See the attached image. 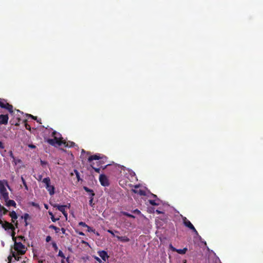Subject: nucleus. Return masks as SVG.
<instances>
[{"label": "nucleus", "mask_w": 263, "mask_h": 263, "mask_svg": "<svg viewBox=\"0 0 263 263\" xmlns=\"http://www.w3.org/2000/svg\"><path fill=\"white\" fill-rule=\"evenodd\" d=\"M42 182L45 184L46 188L49 192L50 195H53L54 194V187L50 184V179L49 177L45 178L43 179Z\"/></svg>", "instance_id": "nucleus-3"}, {"label": "nucleus", "mask_w": 263, "mask_h": 263, "mask_svg": "<svg viewBox=\"0 0 263 263\" xmlns=\"http://www.w3.org/2000/svg\"><path fill=\"white\" fill-rule=\"evenodd\" d=\"M100 159V157L99 155H95L90 156L88 158V161L89 162H91V161H92L93 160H99Z\"/></svg>", "instance_id": "nucleus-16"}, {"label": "nucleus", "mask_w": 263, "mask_h": 263, "mask_svg": "<svg viewBox=\"0 0 263 263\" xmlns=\"http://www.w3.org/2000/svg\"><path fill=\"white\" fill-rule=\"evenodd\" d=\"M42 179V175H39L37 178H36V179L38 180V181H41Z\"/></svg>", "instance_id": "nucleus-36"}, {"label": "nucleus", "mask_w": 263, "mask_h": 263, "mask_svg": "<svg viewBox=\"0 0 263 263\" xmlns=\"http://www.w3.org/2000/svg\"><path fill=\"white\" fill-rule=\"evenodd\" d=\"M79 224L81 226H82L83 227H86L87 228V229H90V227L89 226H88L85 222H80L79 223Z\"/></svg>", "instance_id": "nucleus-21"}, {"label": "nucleus", "mask_w": 263, "mask_h": 263, "mask_svg": "<svg viewBox=\"0 0 263 263\" xmlns=\"http://www.w3.org/2000/svg\"><path fill=\"white\" fill-rule=\"evenodd\" d=\"M29 147L31 148H35V146L34 145H33V144H29L28 145Z\"/></svg>", "instance_id": "nucleus-39"}, {"label": "nucleus", "mask_w": 263, "mask_h": 263, "mask_svg": "<svg viewBox=\"0 0 263 263\" xmlns=\"http://www.w3.org/2000/svg\"><path fill=\"white\" fill-rule=\"evenodd\" d=\"M51 219L53 222H55L59 219V218H55L54 215H52V216L51 217Z\"/></svg>", "instance_id": "nucleus-32"}, {"label": "nucleus", "mask_w": 263, "mask_h": 263, "mask_svg": "<svg viewBox=\"0 0 263 263\" xmlns=\"http://www.w3.org/2000/svg\"><path fill=\"white\" fill-rule=\"evenodd\" d=\"M107 232L108 233H109L110 234H111L112 236H115L114 233L112 231H111L110 230H107Z\"/></svg>", "instance_id": "nucleus-37"}, {"label": "nucleus", "mask_w": 263, "mask_h": 263, "mask_svg": "<svg viewBox=\"0 0 263 263\" xmlns=\"http://www.w3.org/2000/svg\"><path fill=\"white\" fill-rule=\"evenodd\" d=\"M186 251H187L186 248H184L183 249H176V250H175V252H177V253H178L179 254H184L186 252Z\"/></svg>", "instance_id": "nucleus-18"}, {"label": "nucleus", "mask_w": 263, "mask_h": 263, "mask_svg": "<svg viewBox=\"0 0 263 263\" xmlns=\"http://www.w3.org/2000/svg\"><path fill=\"white\" fill-rule=\"evenodd\" d=\"M62 231L63 233L65 232V229H64L62 228Z\"/></svg>", "instance_id": "nucleus-47"}, {"label": "nucleus", "mask_w": 263, "mask_h": 263, "mask_svg": "<svg viewBox=\"0 0 263 263\" xmlns=\"http://www.w3.org/2000/svg\"><path fill=\"white\" fill-rule=\"evenodd\" d=\"M152 196H153L154 197H155V198H156V197H157L156 195H154V194H152Z\"/></svg>", "instance_id": "nucleus-49"}, {"label": "nucleus", "mask_w": 263, "mask_h": 263, "mask_svg": "<svg viewBox=\"0 0 263 263\" xmlns=\"http://www.w3.org/2000/svg\"><path fill=\"white\" fill-rule=\"evenodd\" d=\"M129 173L132 177H134L136 175L135 172L132 171H129Z\"/></svg>", "instance_id": "nucleus-29"}, {"label": "nucleus", "mask_w": 263, "mask_h": 263, "mask_svg": "<svg viewBox=\"0 0 263 263\" xmlns=\"http://www.w3.org/2000/svg\"><path fill=\"white\" fill-rule=\"evenodd\" d=\"M123 214L124 215H126L129 217H132V218H135V216L129 214V213H127L126 212H123Z\"/></svg>", "instance_id": "nucleus-26"}, {"label": "nucleus", "mask_w": 263, "mask_h": 263, "mask_svg": "<svg viewBox=\"0 0 263 263\" xmlns=\"http://www.w3.org/2000/svg\"><path fill=\"white\" fill-rule=\"evenodd\" d=\"M98 253L100 257L104 261H106L108 258V255H107V252L105 251H100L98 252Z\"/></svg>", "instance_id": "nucleus-11"}, {"label": "nucleus", "mask_w": 263, "mask_h": 263, "mask_svg": "<svg viewBox=\"0 0 263 263\" xmlns=\"http://www.w3.org/2000/svg\"><path fill=\"white\" fill-rule=\"evenodd\" d=\"M0 148H1V149L4 148V144L1 141H0Z\"/></svg>", "instance_id": "nucleus-38"}, {"label": "nucleus", "mask_w": 263, "mask_h": 263, "mask_svg": "<svg viewBox=\"0 0 263 263\" xmlns=\"http://www.w3.org/2000/svg\"><path fill=\"white\" fill-rule=\"evenodd\" d=\"M0 224H2V226L5 229H13V226L11 223L8 222H3V221L0 220Z\"/></svg>", "instance_id": "nucleus-9"}, {"label": "nucleus", "mask_w": 263, "mask_h": 263, "mask_svg": "<svg viewBox=\"0 0 263 263\" xmlns=\"http://www.w3.org/2000/svg\"><path fill=\"white\" fill-rule=\"evenodd\" d=\"M0 106L2 108L7 109L10 113L13 112V106L6 102L5 100H0Z\"/></svg>", "instance_id": "nucleus-5"}, {"label": "nucleus", "mask_w": 263, "mask_h": 263, "mask_svg": "<svg viewBox=\"0 0 263 263\" xmlns=\"http://www.w3.org/2000/svg\"><path fill=\"white\" fill-rule=\"evenodd\" d=\"M7 212V210L4 208V210H3L2 214H5Z\"/></svg>", "instance_id": "nucleus-40"}, {"label": "nucleus", "mask_w": 263, "mask_h": 263, "mask_svg": "<svg viewBox=\"0 0 263 263\" xmlns=\"http://www.w3.org/2000/svg\"><path fill=\"white\" fill-rule=\"evenodd\" d=\"M49 228L50 229H53L55 231V232L57 233L59 232V231H60V229L59 228H57V227L54 226H53V225H51Z\"/></svg>", "instance_id": "nucleus-19"}, {"label": "nucleus", "mask_w": 263, "mask_h": 263, "mask_svg": "<svg viewBox=\"0 0 263 263\" xmlns=\"http://www.w3.org/2000/svg\"><path fill=\"white\" fill-rule=\"evenodd\" d=\"M156 212H157V213H159V214L161 213V212H160L159 211H158V210H157V211H156Z\"/></svg>", "instance_id": "nucleus-51"}, {"label": "nucleus", "mask_w": 263, "mask_h": 263, "mask_svg": "<svg viewBox=\"0 0 263 263\" xmlns=\"http://www.w3.org/2000/svg\"><path fill=\"white\" fill-rule=\"evenodd\" d=\"M48 213L51 217L52 216V215H53V213L49 211Z\"/></svg>", "instance_id": "nucleus-43"}, {"label": "nucleus", "mask_w": 263, "mask_h": 263, "mask_svg": "<svg viewBox=\"0 0 263 263\" xmlns=\"http://www.w3.org/2000/svg\"><path fill=\"white\" fill-rule=\"evenodd\" d=\"M9 155L13 159L15 157L13 156V154L11 151L9 152Z\"/></svg>", "instance_id": "nucleus-35"}, {"label": "nucleus", "mask_w": 263, "mask_h": 263, "mask_svg": "<svg viewBox=\"0 0 263 263\" xmlns=\"http://www.w3.org/2000/svg\"><path fill=\"white\" fill-rule=\"evenodd\" d=\"M13 255L14 257L16 259V256L14 254H13Z\"/></svg>", "instance_id": "nucleus-48"}, {"label": "nucleus", "mask_w": 263, "mask_h": 263, "mask_svg": "<svg viewBox=\"0 0 263 263\" xmlns=\"http://www.w3.org/2000/svg\"><path fill=\"white\" fill-rule=\"evenodd\" d=\"M68 261H69V257H67L66 258V260H65V259H62L61 260V263H66V262H68Z\"/></svg>", "instance_id": "nucleus-33"}, {"label": "nucleus", "mask_w": 263, "mask_h": 263, "mask_svg": "<svg viewBox=\"0 0 263 263\" xmlns=\"http://www.w3.org/2000/svg\"><path fill=\"white\" fill-rule=\"evenodd\" d=\"M149 203L153 205H158L160 203V201L159 199L156 198L154 200H149Z\"/></svg>", "instance_id": "nucleus-14"}, {"label": "nucleus", "mask_w": 263, "mask_h": 263, "mask_svg": "<svg viewBox=\"0 0 263 263\" xmlns=\"http://www.w3.org/2000/svg\"><path fill=\"white\" fill-rule=\"evenodd\" d=\"M183 223H184V224L187 228H189V229H190L191 230H192L194 232H195V233L197 235H198V232L197 231H196V230L195 229V227H194V226L191 223V222L189 220H187L185 217L183 219Z\"/></svg>", "instance_id": "nucleus-7"}, {"label": "nucleus", "mask_w": 263, "mask_h": 263, "mask_svg": "<svg viewBox=\"0 0 263 263\" xmlns=\"http://www.w3.org/2000/svg\"><path fill=\"white\" fill-rule=\"evenodd\" d=\"M8 116L7 115H0V124H6L8 123Z\"/></svg>", "instance_id": "nucleus-10"}, {"label": "nucleus", "mask_w": 263, "mask_h": 263, "mask_svg": "<svg viewBox=\"0 0 263 263\" xmlns=\"http://www.w3.org/2000/svg\"><path fill=\"white\" fill-rule=\"evenodd\" d=\"M6 202V205L7 206H16V203L13 200H9V199L7 200H4Z\"/></svg>", "instance_id": "nucleus-13"}, {"label": "nucleus", "mask_w": 263, "mask_h": 263, "mask_svg": "<svg viewBox=\"0 0 263 263\" xmlns=\"http://www.w3.org/2000/svg\"><path fill=\"white\" fill-rule=\"evenodd\" d=\"M21 180L22 181V182H23V184L24 186L25 187V189L28 190V186L27 185L26 182L25 180H24V178L22 176L21 177Z\"/></svg>", "instance_id": "nucleus-20"}, {"label": "nucleus", "mask_w": 263, "mask_h": 263, "mask_svg": "<svg viewBox=\"0 0 263 263\" xmlns=\"http://www.w3.org/2000/svg\"><path fill=\"white\" fill-rule=\"evenodd\" d=\"M14 249L20 254H24L26 251L25 246L21 242H15Z\"/></svg>", "instance_id": "nucleus-4"}, {"label": "nucleus", "mask_w": 263, "mask_h": 263, "mask_svg": "<svg viewBox=\"0 0 263 263\" xmlns=\"http://www.w3.org/2000/svg\"><path fill=\"white\" fill-rule=\"evenodd\" d=\"M44 206H45V208L46 209H48V205H47V204H45V205H44Z\"/></svg>", "instance_id": "nucleus-46"}, {"label": "nucleus", "mask_w": 263, "mask_h": 263, "mask_svg": "<svg viewBox=\"0 0 263 263\" xmlns=\"http://www.w3.org/2000/svg\"><path fill=\"white\" fill-rule=\"evenodd\" d=\"M21 162V161L20 159H16L15 158H14L13 159V162H14L15 165H16L17 163H20Z\"/></svg>", "instance_id": "nucleus-22"}, {"label": "nucleus", "mask_w": 263, "mask_h": 263, "mask_svg": "<svg viewBox=\"0 0 263 263\" xmlns=\"http://www.w3.org/2000/svg\"><path fill=\"white\" fill-rule=\"evenodd\" d=\"M84 152H85L84 150V149H82V153H84Z\"/></svg>", "instance_id": "nucleus-52"}, {"label": "nucleus", "mask_w": 263, "mask_h": 263, "mask_svg": "<svg viewBox=\"0 0 263 263\" xmlns=\"http://www.w3.org/2000/svg\"><path fill=\"white\" fill-rule=\"evenodd\" d=\"M10 216L12 218V221L14 222L15 220L17 218L16 213L14 211H12L10 213Z\"/></svg>", "instance_id": "nucleus-17"}, {"label": "nucleus", "mask_w": 263, "mask_h": 263, "mask_svg": "<svg viewBox=\"0 0 263 263\" xmlns=\"http://www.w3.org/2000/svg\"><path fill=\"white\" fill-rule=\"evenodd\" d=\"M50 239H51V237L50 236H47L46 237V240L47 242H48L50 240Z\"/></svg>", "instance_id": "nucleus-41"}, {"label": "nucleus", "mask_w": 263, "mask_h": 263, "mask_svg": "<svg viewBox=\"0 0 263 263\" xmlns=\"http://www.w3.org/2000/svg\"><path fill=\"white\" fill-rule=\"evenodd\" d=\"M91 167L95 170V171L97 173H100V168H95L92 165H91Z\"/></svg>", "instance_id": "nucleus-31"}, {"label": "nucleus", "mask_w": 263, "mask_h": 263, "mask_svg": "<svg viewBox=\"0 0 263 263\" xmlns=\"http://www.w3.org/2000/svg\"><path fill=\"white\" fill-rule=\"evenodd\" d=\"M79 234L80 235H82V236L84 235V233L82 232H79Z\"/></svg>", "instance_id": "nucleus-44"}, {"label": "nucleus", "mask_w": 263, "mask_h": 263, "mask_svg": "<svg viewBox=\"0 0 263 263\" xmlns=\"http://www.w3.org/2000/svg\"><path fill=\"white\" fill-rule=\"evenodd\" d=\"M58 256L62 257L63 258V259H65V256H64L63 253L61 251H60L59 252Z\"/></svg>", "instance_id": "nucleus-23"}, {"label": "nucleus", "mask_w": 263, "mask_h": 263, "mask_svg": "<svg viewBox=\"0 0 263 263\" xmlns=\"http://www.w3.org/2000/svg\"><path fill=\"white\" fill-rule=\"evenodd\" d=\"M95 195V194L93 193H91V197H90V200H89V204L90 205H92V201H93V196Z\"/></svg>", "instance_id": "nucleus-24"}, {"label": "nucleus", "mask_w": 263, "mask_h": 263, "mask_svg": "<svg viewBox=\"0 0 263 263\" xmlns=\"http://www.w3.org/2000/svg\"><path fill=\"white\" fill-rule=\"evenodd\" d=\"M7 187L10 190L7 181L0 180V195L1 198L4 200H7L9 198V193L7 191Z\"/></svg>", "instance_id": "nucleus-2"}, {"label": "nucleus", "mask_w": 263, "mask_h": 263, "mask_svg": "<svg viewBox=\"0 0 263 263\" xmlns=\"http://www.w3.org/2000/svg\"><path fill=\"white\" fill-rule=\"evenodd\" d=\"M52 136L54 137L53 139H49L47 141L48 143L52 145L60 146L63 145L65 147H71L73 146L75 144L73 142H66L65 140H63L60 134L56 132H53Z\"/></svg>", "instance_id": "nucleus-1"}, {"label": "nucleus", "mask_w": 263, "mask_h": 263, "mask_svg": "<svg viewBox=\"0 0 263 263\" xmlns=\"http://www.w3.org/2000/svg\"><path fill=\"white\" fill-rule=\"evenodd\" d=\"M99 181L101 185L104 186H108L109 184L108 179L104 175H100L99 177Z\"/></svg>", "instance_id": "nucleus-8"}, {"label": "nucleus", "mask_w": 263, "mask_h": 263, "mask_svg": "<svg viewBox=\"0 0 263 263\" xmlns=\"http://www.w3.org/2000/svg\"><path fill=\"white\" fill-rule=\"evenodd\" d=\"M139 185H136L135 186V189H132V191L135 193H137V194H140L141 195H144L145 193H144V191L140 190V189H138V187H139Z\"/></svg>", "instance_id": "nucleus-12"}, {"label": "nucleus", "mask_w": 263, "mask_h": 263, "mask_svg": "<svg viewBox=\"0 0 263 263\" xmlns=\"http://www.w3.org/2000/svg\"><path fill=\"white\" fill-rule=\"evenodd\" d=\"M28 116H29L30 117H31V118H32L33 119H34L36 120V117H34V116H33L31 115H28Z\"/></svg>", "instance_id": "nucleus-42"}, {"label": "nucleus", "mask_w": 263, "mask_h": 263, "mask_svg": "<svg viewBox=\"0 0 263 263\" xmlns=\"http://www.w3.org/2000/svg\"><path fill=\"white\" fill-rule=\"evenodd\" d=\"M52 205L61 211L63 214L66 219H67V213L65 211V208H69V206H67V205H60L57 204H52Z\"/></svg>", "instance_id": "nucleus-6"}, {"label": "nucleus", "mask_w": 263, "mask_h": 263, "mask_svg": "<svg viewBox=\"0 0 263 263\" xmlns=\"http://www.w3.org/2000/svg\"><path fill=\"white\" fill-rule=\"evenodd\" d=\"M74 173H75V174L76 175V176H77V178L78 180H80V178L79 173L78 172V171H77L76 170L74 171Z\"/></svg>", "instance_id": "nucleus-25"}, {"label": "nucleus", "mask_w": 263, "mask_h": 263, "mask_svg": "<svg viewBox=\"0 0 263 263\" xmlns=\"http://www.w3.org/2000/svg\"><path fill=\"white\" fill-rule=\"evenodd\" d=\"M91 231V228H90V229H88V232H90V231Z\"/></svg>", "instance_id": "nucleus-50"}, {"label": "nucleus", "mask_w": 263, "mask_h": 263, "mask_svg": "<svg viewBox=\"0 0 263 263\" xmlns=\"http://www.w3.org/2000/svg\"><path fill=\"white\" fill-rule=\"evenodd\" d=\"M41 162L42 165H44V164H45V163H46L45 162H44V161H41Z\"/></svg>", "instance_id": "nucleus-45"}, {"label": "nucleus", "mask_w": 263, "mask_h": 263, "mask_svg": "<svg viewBox=\"0 0 263 263\" xmlns=\"http://www.w3.org/2000/svg\"><path fill=\"white\" fill-rule=\"evenodd\" d=\"M29 214H25L24 215V218L25 220H27V219L29 218Z\"/></svg>", "instance_id": "nucleus-34"}, {"label": "nucleus", "mask_w": 263, "mask_h": 263, "mask_svg": "<svg viewBox=\"0 0 263 263\" xmlns=\"http://www.w3.org/2000/svg\"><path fill=\"white\" fill-rule=\"evenodd\" d=\"M13 178H14V176H12V179H13Z\"/></svg>", "instance_id": "nucleus-53"}, {"label": "nucleus", "mask_w": 263, "mask_h": 263, "mask_svg": "<svg viewBox=\"0 0 263 263\" xmlns=\"http://www.w3.org/2000/svg\"><path fill=\"white\" fill-rule=\"evenodd\" d=\"M169 248L171 249L173 251H175V250H176V249L175 248H174L172 244H170L169 245Z\"/></svg>", "instance_id": "nucleus-30"}, {"label": "nucleus", "mask_w": 263, "mask_h": 263, "mask_svg": "<svg viewBox=\"0 0 263 263\" xmlns=\"http://www.w3.org/2000/svg\"><path fill=\"white\" fill-rule=\"evenodd\" d=\"M93 257L99 262L102 263V260L99 257L96 256H93Z\"/></svg>", "instance_id": "nucleus-27"}, {"label": "nucleus", "mask_w": 263, "mask_h": 263, "mask_svg": "<svg viewBox=\"0 0 263 263\" xmlns=\"http://www.w3.org/2000/svg\"><path fill=\"white\" fill-rule=\"evenodd\" d=\"M84 189L85 190V191L87 192H88V193H90L91 194L92 193H93L92 191L90 190L89 189H88V187H84Z\"/></svg>", "instance_id": "nucleus-28"}, {"label": "nucleus", "mask_w": 263, "mask_h": 263, "mask_svg": "<svg viewBox=\"0 0 263 263\" xmlns=\"http://www.w3.org/2000/svg\"><path fill=\"white\" fill-rule=\"evenodd\" d=\"M116 237L118 240H119L122 242H128L129 241V239L128 237H127L126 236H117Z\"/></svg>", "instance_id": "nucleus-15"}]
</instances>
